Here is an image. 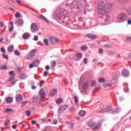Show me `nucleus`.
<instances>
[{
	"label": "nucleus",
	"mask_w": 131,
	"mask_h": 131,
	"mask_svg": "<svg viewBox=\"0 0 131 131\" xmlns=\"http://www.w3.org/2000/svg\"><path fill=\"white\" fill-rule=\"evenodd\" d=\"M3 58H4L5 59H6V60H8L9 59V57H8V55H6V54H3Z\"/></svg>",
	"instance_id": "a18cd8bd"
},
{
	"label": "nucleus",
	"mask_w": 131,
	"mask_h": 131,
	"mask_svg": "<svg viewBox=\"0 0 131 131\" xmlns=\"http://www.w3.org/2000/svg\"><path fill=\"white\" fill-rule=\"evenodd\" d=\"M46 70H50V66H46L45 67Z\"/></svg>",
	"instance_id": "6e6d98bb"
},
{
	"label": "nucleus",
	"mask_w": 131,
	"mask_h": 131,
	"mask_svg": "<svg viewBox=\"0 0 131 131\" xmlns=\"http://www.w3.org/2000/svg\"><path fill=\"white\" fill-rule=\"evenodd\" d=\"M27 103V101H25V102H21L22 107H24V106H25L26 105Z\"/></svg>",
	"instance_id": "de8ad7c7"
},
{
	"label": "nucleus",
	"mask_w": 131,
	"mask_h": 131,
	"mask_svg": "<svg viewBox=\"0 0 131 131\" xmlns=\"http://www.w3.org/2000/svg\"><path fill=\"white\" fill-rule=\"evenodd\" d=\"M37 17H38V19H40V20H42L43 21H45V22H46L48 24H49V23H50L49 19L46 18V17H45L43 15H42L41 14H39L37 16Z\"/></svg>",
	"instance_id": "ddd939ff"
},
{
	"label": "nucleus",
	"mask_w": 131,
	"mask_h": 131,
	"mask_svg": "<svg viewBox=\"0 0 131 131\" xmlns=\"http://www.w3.org/2000/svg\"><path fill=\"white\" fill-rule=\"evenodd\" d=\"M33 102L36 103L38 101V97L37 96H33L32 99Z\"/></svg>",
	"instance_id": "cd10ccee"
},
{
	"label": "nucleus",
	"mask_w": 131,
	"mask_h": 131,
	"mask_svg": "<svg viewBox=\"0 0 131 131\" xmlns=\"http://www.w3.org/2000/svg\"><path fill=\"white\" fill-rule=\"evenodd\" d=\"M112 84L111 83H108L106 84V86H111Z\"/></svg>",
	"instance_id": "0e129e2a"
},
{
	"label": "nucleus",
	"mask_w": 131,
	"mask_h": 131,
	"mask_svg": "<svg viewBox=\"0 0 131 131\" xmlns=\"http://www.w3.org/2000/svg\"><path fill=\"white\" fill-rule=\"evenodd\" d=\"M51 66H52V67H55V66H56V65H57V62H56L55 61H52L51 62Z\"/></svg>",
	"instance_id": "2f4dec72"
},
{
	"label": "nucleus",
	"mask_w": 131,
	"mask_h": 131,
	"mask_svg": "<svg viewBox=\"0 0 131 131\" xmlns=\"http://www.w3.org/2000/svg\"><path fill=\"white\" fill-rule=\"evenodd\" d=\"M112 110V107L111 106H108L105 109L101 110L100 111H98V113H105V112H109V111H111Z\"/></svg>",
	"instance_id": "2eb2a0df"
},
{
	"label": "nucleus",
	"mask_w": 131,
	"mask_h": 131,
	"mask_svg": "<svg viewBox=\"0 0 131 131\" xmlns=\"http://www.w3.org/2000/svg\"><path fill=\"white\" fill-rule=\"evenodd\" d=\"M43 83H45V81H41L40 82V86L41 88L42 85H43Z\"/></svg>",
	"instance_id": "09e8293b"
},
{
	"label": "nucleus",
	"mask_w": 131,
	"mask_h": 131,
	"mask_svg": "<svg viewBox=\"0 0 131 131\" xmlns=\"http://www.w3.org/2000/svg\"><path fill=\"white\" fill-rule=\"evenodd\" d=\"M127 24H128L129 25H130V24H131V20H130V19H129V20H128Z\"/></svg>",
	"instance_id": "e2e57ef3"
},
{
	"label": "nucleus",
	"mask_w": 131,
	"mask_h": 131,
	"mask_svg": "<svg viewBox=\"0 0 131 131\" xmlns=\"http://www.w3.org/2000/svg\"><path fill=\"white\" fill-rule=\"evenodd\" d=\"M86 36L87 37H89V38H90V39L92 40L96 39L98 37V36L93 34H89L86 35Z\"/></svg>",
	"instance_id": "dca6fc26"
},
{
	"label": "nucleus",
	"mask_w": 131,
	"mask_h": 131,
	"mask_svg": "<svg viewBox=\"0 0 131 131\" xmlns=\"http://www.w3.org/2000/svg\"><path fill=\"white\" fill-rule=\"evenodd\" d=\"M14 29V26L11 27V28H9V32H10V33L13 31Z\"/></svg>",
	"instance_id": "49530a36"
},
{
	"label": "nucleus",
	"mask_w": 131,
	"mask_h": 131,
	"mask_svg": "<svg viewBox=\"0 0 131 131\" xmlns=\"http://www.w3.org/2000/svg\"><path fill=\"white\" fill-rule=\"evenodd\" d=\"M12 128H13V129H16L17 128V125H16L15 124L13 125L12 126Z\"/></svg>",
	"instance_id": "4d7b16f0"
},
{
	"label": "nucleus",
	"mask_w": 131,
	"mask_h": 131,
	"mask_svg": "<svg viewBox=\"0 0 131 131\" xmlns=\"http://www.w3.org/2000/svg\"><path fill=\"white\" fill-rule=\"evenodd\" d=\"M128 58H131V53H129V54L128 55Z\"/></svg>",
	"instance_id": "774afa93"
},
{
	"label": "nucleus",
	"mask_w": 131,
	"mask_h": 131,
	"mask_svg": "<svg viewBox=\"0 0 131 131\" xmlns=\"http://www.w3.org/2000/svg\"><path fill=\"white\" fill-rule=\"evenodd\" d=\"M39 96L40 98V99H43L46 97V92L45 91V90L43 89H41L40 90L39 92Z\"/></svg>",
	"instance_id": "f8f14e48"
},
{
	"label": "nucleus",
	"mask_w": 131,
	"mask_h": 131,
	"mask_svg": "<svg viewBox=\"0 0 131 131\" xmlns=\"http://www.w3.org/2000/svg\"><path fill=\"white\" fill-rule=\"evenodd\" d=\"M84 64L88 63V58H84Z\"/></svg>",
	"instance_id": "8fccbe9b"
},
{
	"label": "nucleus",
	"mask_w": 131,
	"mask_h": 131,
	"mask_svg": "<svg viewBox=\"0 0 131 131\" xmlns=\"http://www.w3.org/2000/svg\"><path fill=\"white\" fill-rule=\"evenodd\" d=\"M77 59L78 60H79L81 59V58H82V53H77L76 54Z\"/></svg>",
	"instance_id": "4be33fe9"
},
{
	"label": "nucleus",
	"mask_w": 131,
	"mask_h": 131,
	"mask_svg": "<svg viewBox=\"0 0 131 131\" xmlns=\"http://www.w3.org/2000/svg\"><path fill=\"white\" fill-rule=\"evenodd\" d=\"M126 40H127V41H131V37H127V38H126Z\"/></svg>",
	"instance_id": "603ef678"
},
{
	"label": "nucleus",
	"mask_w": 131,
	"mask_h": 131,
	"mask_svg": "<svg viewBox=\"0 0 131 131\" xmlns=\"http://www.w3.org/2000/svg\"><path fill=\"white\" fill-rule=\"evenodd\" d=\"M79 116H84L85 115V111H81L79 113Z\"/></svg>",
	"instance_id": "7c9ffc66"
},
{
	"label": "nucleus",
	"mask_w": 131,
	"mask_h": 131,
	"mask_svg": "<svg viewBox=\"0 0 131 131\" xmlns=\"http://www.w3.org/2000/svg\"><path fill=\"white\" fill-rule=\"evenodd\" d=\"M16 2L18 5H21V1L20 0H17Z\"/></svg>",
	"instance_id": "052dcab7"
},
{
	"label": "nucleus",
	"mask_w": 131,
	"mask_h": 131,
	"mask_svg": "<svg viewBox=\"0 0 131 131\" xmlns=\"http://www.w3.org/2000/svg\"><path fill=\"white\" fill-rule=\"evenodd\" d=\"M14 54L16 55V56H20V52H19L18 50H15Z\"/></svg>",
	"instance_id": "c9c22d12"
},
{
	"label": "nucleus",
	"mask_w": 131,
	"mask_h": 131,
	"mask_svg": "<svg viewBox=\"0 0 131 131\" xmlns=\"http://www.w3.org/2000/svg\"><path fill=\"white\" fill-rule=\"evenodd\" d=\"M20 78L21 79H26V78H27V75L25 73L21 74L20 75Z\"/></svg>",
	"instance_id": "5701e85b"
},
{
	"label": "nucleus",
	"mask_w": 131,
	"mask_h": 131,
	"mask_svg": "<svg viewBox=\"0 0 131 131\" xmlns=\"http://www.w3.org/2000/svg\"><path fill=\"white\" fill-rule=\"evenodd\" d=\"M15 99L17 102H20V101L22 100L23 98L22 97V95H21V94H17L16 96Z\"/></svg>",
	"instance_id": "6ab92c4d"
},
{
	"label": "nucleus",
	"mask_w": 131,
	"mask_h": 131,
	"mask_svg": "<svg viewBox=\"0 0 131 131\" xmlns=\"http://www.w3.org/2000/svg\"><path fill=\"white\" fill-rule=\"evenodd\" d=\"M1 70H7L8 69V67L6 65H3L0 67Z\"/></svg>",
	"instance_id": "bb28decb"
},
{
	"label": "nucleus",
	"mask_w": 131,
	"mask_h": 131,
	"mask_svg": "<svg viewBox=\"0 0 131 131\" xmlns=\"http://www.w3.org/2000/svg\"><path fill=\"white\" fill-rule=\"evenodd\" d=\"M126 20V14L125 13H121L118 16L117 22L121 23L124 22Z\"/></svg>",
	"instance_id": "20e7f679"
},
{
	"label": "nucleus",
	"mask_w": 131,
	"mask_h": 131,
	"mask_svg": "<svg viewBox=\"0 0 131 131\" xmlns=\"http://www.w3.org/2000/svg\"><path fill=\"white\" fill-rule=\"evenodd\" d=\"M88 85H89V83L88 82L83 83L82 86L83 90H86V89H88Z\"/></svg>",
	"instance_id": "393cba45"
},
{
	"label": "nucleus",
	"mask_w": 131,
	"mask_h": 131,
	"mask_svg": "<svg viewBox=\"0 0 131 131\" xmlns=\"http://www.w3.org/2000/svg\"><path fill=\"white\" fill-rule=\"evenodd\" d=\"M32 90H35V89H36V86L33 85L32 86Z\"/></svg>",
	"instance_id": "338daca9"
},
{
	"label": "nucleus",
	"mask_w": 131,
	"mask_h": 131,
	"mask_svg": "<svg viewBox=\"0 0 131 131\" xmlns=\"http://www.w3.org/2000/svg\"><path fill=\"white\" fill-rule=\"evenodd\" d=\"M34 40H35V41H37V40H38V36H35L34 37Z\"/></svg>",
	"instance_id": "37998d69"
},
{
	"label": "nucleus",
	"mask_w": 131,
	"mask_h": 131,
	"mask_svg": "<svg viewBox=\"0 0 131 131\" xmlns=\"http://www.w3.org/2000/svg\"><path fill=\"white\" fill-rule=\"evenodd\" d=\"M69 15V12L68 11L63 10L61 11L60 13L58 14V21L59 23H64V19L68 17Z\"/></svg>",
	"instance_id": "7ed1b4c3"
},
{
	"label": "nucleus",
	"mask_w": 131,
	"mask_h": 131,
	"mask_svg": "<svg viewBox=\"0 0 131 131\" xmlns=\"http://www.w3.org/2000/svg\"><path fill=\"white\" fill-rule=\"evenodd\" d=\"M34 64L35 65V67H38V65H39V60L36 59L33 61Z\"/></svg>",
	"instance_id": "b1692460"
},
{
	"label": "nucleus",
	"mask_w": 131,
	"mask_h": 131,
	"mask_svg": "<svg viewBox=\"0 0 131 131\" xmlns=\"http://www.w3.org/2000/svg\"><path fill=\"white\" fill-rule=\"evenodd\" d=\"M1 52L2 53H3L4 54H5V53H6V49H5L4 47H2L1 49Z\"/></svg>",
	"instance_id": "a19ab883"
},
{
	"label": "nucleus",
	"mask_w": 131,
	"mask_h": 131,
	"mask_svg": "<svg viewBox=\"0 0 131 131\" xmlns=\"http://www.w3.org/2000/svg\"><path fill=\"white\" fill-rule=\"evenodd\" d=\"M6 101L7 103H12V102H13V98L12 97L7 98Z\"/></svg>",
	"instance_id": "a878e982"
},
{
	"label": "nucleus",
	"mask_w": 131,
	"mask_h": 131,
	"mask_svg": "<svg viewBox=\"0 0 131 131\" xmlns=\"http://www.w3.org/2000/svg\"><path fill=\"white\" fill-rule=\"evenodd\" d=\"M99 54H103V49H100L99 50Z\"/></svg>",
	"instance_id": "5fc2aeb1"
},
{
	"label": "nucleus",
	"mask_w": 131,
	"mask_h": 131,
	"mask_svg": "<svg viewBox=\"0 0 131 131\" xmlns=\"http://www.w3.org/2000/svg\"><path fill=\"white\" fill-rule=\"evenodd\" d=\"M104 47H105V48H111V47L110 46V45H108V44H105V45H104Z\"/></svg>",
	"instance_id": "13d9d810"
},
{
	"label": "nucleus",
	"mask_w": 131,
	"mask_h": 131,
	"mask_svg": "<svg viewBox=\"0 0 131 131\" xmlns=\"http://www.w3.org/2000/svg\"><path fill=\"white\" fill-rule=\"evenodd\" d=\"M75 103H78V98L77 96H75Z\"/></svg>",
	"instance_id": "c03bdc74"
},
{
	"label": "nucleus",
	"mask_w": 131,
	"mask_h": 131,
	"mask_svg": "<svg viewBox=\"0 0 131 131\" xmlns=\"http://www.w3.org/2000/svg\"><path fill=\"white\" fill-rule=\"evenodd\" d=\"M73 110H74V106H71L70 108H69V111H73Z\"/></svg>",
	"instance_id": "3c124183"
},
{
	"label": "nucleus",
	"mask_w": 131,
	"mask_h": 131,
	"mask_svg": "<svg viewBox=\"0 0 131 131\" xmlns=\"http://www.w3.org/2000/svg\"><path fill=\"white\" fill-rule=\"evenodd\" d=\"M29 37H30V33H25L23 35L24 39H28Z\"/></svg>",
	"instance_id": "a211bd4d"
},
{
	"label": "nucleus",
	"mask_w": 131,
	"mask_h": 131,
	"mask_svg": "<svg viewBox=\"0 0 131 131\" xmlns=\"http://www.w3.org/2000/svg\"><path fill=\"white\" fill-rule=\"evenodd\" d=\"M26 114L27 116H30L31 115V112L30 111H26Z\"/></svg>",
	"instance_id": "f704fd0d"
},
{
	"label": "nucleus",
	"mask_w": 131,
	"mask_h": 131,
	"mask_svg": "<svg viewBox=\"0 0 131 131\" xmlns=\"http://www.w3.org/2000/svg\"><path fill=\"white\" fill-rule=\"evenodd\" d=\"M14 51V45H12L8 47V52L9 53H12Z\"/></svg>",
	"instance_id": "aec40b11"
},
{
	"label": "nucleus",
	"mask_w": 131,
	"mask_h": 131,
	"mask_svg": "<svg viewBox=\"0 0 131 131\" xmlns=\"http://www.w3.org/2000/svg\"><path fill=\"white\" fill-rule=\"evenodd\" d=\"M43 41L45 46H49V40L47 38L44 39Z\"/></svg>",
	"instance_id": "c756f323"
},
{
	"label": "nucleus",
	"mask_w": 131,
	"mask_h": 131,
	"mask_svg": "<svg viewBox=\"0 0 131 131\" xmlns=\"http://www.w3.org/2000/svg\"><path fill=\"white\" fill-rule=\"evenodd\" d=\"M121 111L120 108H115L111 112V114H117V113H119Z\"/></svg>",
	"instance_id": "f3484780"
},
{
	"label": "nucleus",
	"mask_w": 131,
	"mask_h": 131,
	"mask_svg": "<svg viewBox=\"0 0 131 131\" xmlns=\"http://www.w3.org/2000/svg\"><path fill=\"white\" fill-rule=\"evenodd\" d=\"M55 95H57V90L53 89L50 92V96L53 97V96H55Z\"/></svg>",
	"instance_id": "412c9836"
},
{
	"label": "nucleus",
	"mask_w": 131,
	"mask_h": 131,
	"mask_svg": "<svg viewBox=\"0 0 131 131\" xmlns=\"http://www.w3.org/2000/svg\"><path fill=\"white\" fill-rule=\"evenodd\" d=\"M81 49L82 51H85V50H88V47L86 46H82Z\"/></svg>",
	"instance_id": "4c0bfd02"
},
{
	"label": "nucleus",
	"mask_w": 131,
	"mask_h": 131,
	"mask_svg": "<svg viewBox=\"0 0 131 131\" xmlns=\"http://www.w3.org/2000/svg\"><path fill=\"white\" fill-rule=\"evenodd\" d=\"M62 102H63V99H62V98H58L56 100V104H61Z\"/></svg>",
	"instance_id": "c85d7f7f"
},
{
	"label": "nucleus",
	"mask_w": 131,
	"mask_h": 131,
	"mask_svg": "<svg viewBox=\"0 0 131 131\" xmlns=\"http://www.w3.org/2000/svg\"><path fill=\"white\" fill-rule=\"evenodd\" d=\"M99 82H104L105 81V79L104 78H101L98 79Z\"/></svg>",
	"instance_id": "e433bc0d"
},
{
	"label": "nucleus",
	"mask_w": 131,
	"mask_h": 131,
	"mask_svg": "<svg viewBox=\"0 0 131 131\" xmlns=\"http://www.w3.org/2000/svg\"><path fill=\"white\" fill-rule=\"evenodd\" d=\"M36 54V50L34 49L31 51L29 53V55L27 57V60H32L34 56H35V54Z\"/></svg>",
	"instance_id": "423d86ee"
},
{
	"label": "nucleus",
	"mask_w": 131,
	"mask_h": 131,
	"mask_svg": "<svg viewBox=\"0 0 131 131\" xmlns=\"http://www.w3.org/2000/svg\"><path fill=\"white\" fill-rule=\"evenodd\" d=\"M12 108H7L5 110V112L6 113H11V112L12 111Z\"/></svg>",
	"instance_id": "473e14b6"
},
{
	"label": "nucleus",
	"mask_w": 131,
	"mask_h": 131,
	"mask_svg": "<svg viewBox=\"0 0 131 131\" xmlns=\"http://www.w3.org/2000/svg\"><path fill=\"white\" fill-rule=\"evenodd\" d=\"M36 123V121L33 120L32 121V124H35Z\"/></svg>",
	"instance_id": "680f3d73"
},
{
	"label": "nucleus",
	"mask_w": 131,
	"mask_h": 131,
	"mask_svg": "<svg viewBox=\"0 0 131 131\" xmlns=\"http://www.w3.org/2000/svg\"><path fill=\"white\" fill-rule=\"evenodd\" d=\"M96 84H97V82H96V81L94 80L91 83L92 86H95V85H96Z\"/></svg>",
	"instance_id": "58836bf2"
},
{
	"label": "nucleus",
	"mask_w": 131,
	"mask_h": 131,
	"mask_svg": "<svg viewBox=\"0 0 131 131\" xmlns=\"http://www.w3.org/2000/svg\"><path fill=\"white\" fill-rule=\"evenodd\" d=\"M88 126L89 127H91L92 129H93L94 131L97 130L98 129V124H97V123L96 122L91 121L88 123Z\"/></svg>",
	"instance_id": "39448f33"
},
{
	"label": "nucleus",
	"mask_w": 131,
	"mask_h": 131,
	"mask_svg": "<svg viewBox=\"0 0 131 131\" xmlns=\"http://www.w3.org/2000/svg\"><path fill=\"white\" fill-rule=\"evenodd\" d=\"M38 28H37V25L35 23H33L31 26V32H36L38 31Z\"/></svg>",
	"instance_id": "9d476101"
},
{
	"label": "nucleus",
	"mask_w": 131,
	"mask_h": 131,
	"mask_svg": "<svg viewBox=\"0 0 131 131\" xmlns=\"http://www.w3.org/2000/svg\"><path fill=\"white\" fill-rule=\"evenodd\" d=\"M83 3L81 4L80 2L74 1L70 5L71 10L74 13H77V12L81 11V9H83V7H84V1H83Z\"/></svg>",
	"instance_id": "f03ea898"
},
{
	"label": "nucleus",
	"mask_w": 131,
	"mask_h": 131,
	"mask_svg": "<svg viewBox=\"0 0 131 131\" xmlns=\"http://www.w3.org/2000/svg\"><path fill=\"white\" fill-rule=\"evenodd\" d=\"M49 41L51 45H55V43H57L58 41H59V39L58 38L56 37H49Z\"/></svg>",
	"instance_id": "0eeeda50"
},
{
	"label": "nucleus",
	"mask_w": 131,
	"mask_h": 131,
	"mask_svg": "<svg viewBox=\"0 0 131 131\" xmlns=\"http://www.w3.org/2000/svg\"><path fill=\"white\" fill-rule=\"evenodd\" d=\"M122 75L124 77H128L129 76V72L126 69H124L122 71Z\"/></svg>",
	"instance_id": "4468645a"
},
{
	"label": "nucleus",
	"mask_w": 131,
	"mask_h": 131,
	"mask_svg": "<svg viewBox=\"0 0 131 131\" xmlns=\"http://www.w3.org/2000/svg\"><path fill=\"white\" fill-rule=\"evenodd\" d=\"M34 66H35V64H34V63L33 62V63H31V64H30L29 65V68H30V69H31L33 67H34Z\"/></svg>",
	"instance_id": "79ce46f5"
},
{
	"label": "nucleus",
	"mask_w": 131,
	"mask_h": 131,
	"mask_svg": "<svg viewBox=\"0 0 131 131\" xmlns=\"http://www.w3.org/2000/svg\"><path fill=\"white\" fill-rule=\"evenodd\" d=\"M81 94H86V91L85 90H83L81 91Z\"/></svg>",
	"instance_id": "bf43d9fd"
},
{
	"label": "nucleus",
	"mask_w": 131,
	"mask_h": 131,
	"mask_svg": "<svg viewBox=\"0 0 131 131\" xmlns=\"http://www.w3.org/2000/svg\"><path fill=\"white\" fill-rule=\"evenodd\" d=\"M49 74V72H48V71H45V72H44V75L45 76H48V75Z\"/></svg>",
	"instance_id": "864d4df0"
},
{
	"label": "nucleus",
	"mask_w": 131,
	"mask_h": 131,
	"mask_svg": "<svg viewBox=\"0 0 131 131\" xmlns=\"http://www.w3.org/2000/svg\"><path fill=\"white\" fill-rule=\"evenodd\" d=\"M9 74L10 76L9 81H10L13 84H15V82H14V78L15 77V74L14 73V71H12L9 72Z\"/></svg>",
	"instance_id": "6e6552de"
},
{
	"label": "nucleus",
	"mask_w": 131,
	"mask_h": 131,
	"mask_svg": "<svg viewBox=\"0 0 131 131\" xmlns=\"http://www.w3.org/2000/svg\"><path fill=\"white\" fill-rule=\"evenodd\" d=\"M15 16L16 18H20V17H21V15L19 13H16L15 14Z\"/></svg>",
	"instance_id": "ea45409f"
},
{
	"label": "nucleus",
	"mask_w": 131,
	"mask_h": 131,
	"mask_svg": "<svg viewBox=\"0 0 131 131\" xmlns=\"http://www.w3.org/2000/svg\"><path fill=\"white\" fill-rule=\"evenodd\" d=\"M15 24L18 26V27H22L23 24H24V21L22 19H17L16 20Z\"/></svg>",
	"instance_id": "9b49d317"
},
{
	"label": "nucleus",
	"mask_w": 131,
	"mask_h": 131,
	"mask_svg": "<svg viewBox=\"0 0 131 131\" xmlns=\"http://www.w3.org/2000/svg\"><path fill=\"white\" fill-rule=\"evenodd\" d=\"M68 107H69V105H68L61 106L58 108V113H59V114H62V113H63L65 111V110H66V109L68 108Z\"/></svg>",
	"instance_id": "1a4fd4ad"
},
{
	"label": "nucleus",
	"mask_w": 131,
	"mask_h": 131,
	"mask_svg": "<svg viewBox=\"0 0 131 131\" xmlns=\"http://www.w3.org/2000/svg\"><path fill=\"white\" fill-rule=\"evenodd\" d=\"M38 121L39 123H43L46 121V119H39Z\"/></svg>",
	"instance_id": "72a5a7b5"
},
{
	"label": "nucleus",
	"mask_w": 131,
	"mask_h": 131,
	"mask_svg": "<svg viewBox=\"0 0 131 131\" xmlns=\"http://www.w3.org/2000/svg\"><path fill=\"white\" fill-rule=\"evenodd\" d=\"M112 6V4L107 3L106 1H102L98 3L97 9L99 14L106 15L107 13L110 12Z\"/></svg>",
	"instance_id": "f257e3e1"
},
{
	"label": "nucleus",
	"mask_w": 131,
	"mask_h": 131,
	"mask_svg": "<svg viewBox=\"0 0 131 131\" xmlns=\"http://www.w3.org/2000/svg\"><path fill=\"white\" fill-rule=\"evenodd\" d=\"M0 25L1 27H4V23H1Z\"/></svg>",
	"instance_id": "69168bd1"
}]
</instances>
